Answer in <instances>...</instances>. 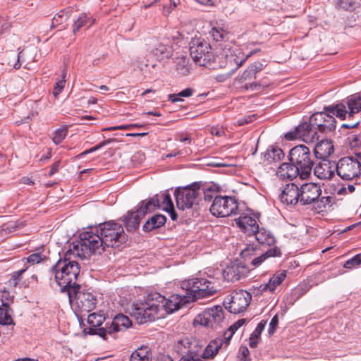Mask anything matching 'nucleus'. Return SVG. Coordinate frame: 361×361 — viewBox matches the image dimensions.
<instances>
[{"instance_id":"4c0bfd02","label":"nucleus","mask_w":361,"mask_h":361,"mask_svg":"<svg viewBox=\"0 0 361 361\" xmlns=\"http://www.w3.org/2000/svg\"><path fill=\"white\" fill-rule=\"evenodd\" d=\"M148 126H149V124H146V123H143V124L131 123V124H127V125L112 126V127L104 128L102 130H109V131L116 130H130L135 128L147 129L148 128Z\"/></svg>"},{"instance_id":"393cba45","label":"nucleus","mask_w":361,"mask_h":361,"mask_svg":"<svg viewBox=\"0 0 361 361\" xmlns=\"http://www.w3.org/2000/svg\"><path fill=\"white\" fill-rule=\"evenodd\" d=\"M277 174L283 180H292L301 175V170L293 163H283L279 166Z\"/></svg>"},{"instance_id":"58836bf2","label":"nucleus","mask_w":361,"mask_h":361,"mask_svg":"<svg viewBox=\"0 0 361 361\" xmlns=\"http://www.w3.org/2000/svg\"><path fill=\"white\" fill-rule=\"evenodd\" d=\"M105 322V317L102 314L92 313L88 315L87 323L90 326L100 328L99 326Z\"/></svg>"},{"instance_id":"864d4df0","label":"nucleus","mask_w":361,"mask_h":361,"mask_svg":"<svg viewBox=\"0 0 361 361\" xmlns=\"http://www.w3.org/2000/svg\"><path fill=\"white\" fill-rule=\"evenodd\" d=\"M267 322L265 320H262L255 328V331L251 334L250 336L255 338H259L262 334V332L264 329Z\"/></svg>"},{"instance_id":"6e6552de","label":"nucleus","mask_w":361,"mask_h":361,"mask_svg":"<svg viewBox=\"0 0 361 361\" xmlns=\"http://www.w3.org/2000/svg\"><path fill=\"white\" fill-rule=\"evenodd\" d=\"M151 298L150 293L143 301L135 302L131 306V315L139 324L152 322L161 317L159 315V304Z\"/></svg>"},{"instance_id":"f3484780","label":"nucleus","mask_w":361,"mask_h":361,"mask_svg":"<svg viewBox=\"0 0 361 361\" xmlns=\"http://www.w3.org/2000/svg\"><path fill=\"white\" fill-rule=\"evenodd\" d=\"M336 171L343 180H350L359 176L361 173L360 164L357 159L352 157L341 158L336 164Z\"/></svg>"},{"instance_id":"f704fd0d","label":"nucleus","mask_w":361,"mask_h":361,"mask_svg":"<svg viewBox=\"0 0 361 361\" xmlns=\"http://www.w3.org/2000/svg\"><path fill=\"white\" fill-rule=\"evenodd\" d=\"M12 310L8 303L2 302L0 306V324L3 325L14 324L11 317Z\"/></svg>"},{"instance_id":"39448f33","label":"nucleus","mask_w":361,"mask_h":361,"mask_svg":"<svg viewBox=\"0 0 361 361\" xmlns=\"http://www.w3.org/2000/svg\"><path fill=\"white\" fill-rule=\"evenodd\" d=\"M131 326L132 322L128 317L118 314L113 318L111 323H106L105 327L97 328L90 326L84 329L83 333L85 335H98L104 340H107L108 335L116 338L118 332L124 331Z\"/></svg>"},{"instance_id":"9d476101","label":"nucleus","mask_w":361,"mask_h":361,"mask_svg":"<svg viewBox=\"0 0 361 361\" xmlns=\"http://www.w3.org/2000/svg\"><path fill=\"white\" fill-rule=\"evenodd\" d=\"M327 109L336 113V116L341 120L353 118L361 111V92L347 97L339 103L329 105Z\"/></svg>"},{"instance_id":"c03bdc74","label":"nucleus","mask_w":361,"mask_h":361,"mask_svg":"<svg viewBox=\"0 0 361 361\" xmlns=\"http://www.w3.org/2000/svg\"><path fill=\"white\" fill-rule=\"evenodd\" d=\"M68 133L67 128H58L53 134L52 140L56 145L60 144L66 137Z\"/></svg>"},{"instance_id":"bb28decb","label":"nucleus","mask_w":361,"mask_h":361,"mask_svg":"<svg viewBox=\"0 0 361 361\" xmlns=\"http://www.w3.org/2000/svg\"><path fill=\"white\" fill-rule=\"evenodd\" d=\"M253 235L256 240L262 245L271 246L276 243V238L273 234L264 227L259 226V229L255 232Z\"/></svg>"},{"instance_id":"6ab92c4d","label":"nucleus","mask_w":361,"mask_h":361,"mask_svg":"<svg viewBox=\"0 0 361 361\" xmlns=\"http://www.w3.org/2000/svg\"><path fill=\"white\" fill-rule=\"evenodd\" d=\"M300 204L307 205L316 203L322 195V189L319 185L313 183L302 185L300 187Z\"/></svg>"},{"instance_id":"79ce46f5","label":"nucleus","mask_w":361,"mask_h":361,"mask_svg":"<svg viewBox=\"0 0 361 361\" xmlns=\"http://www.w3.org/2000/svg\"><path fill=\"white\" fill-rule=\"evenodd\" d=\"M157 195L159 196V206L157 209L160 208L161 206L163 210L166 209H172V207H173V203L169 193L164 192L161 195Z\"/></svg>"},{"instance_id":"72a5a7b5","label":"nucleus","mask_w":361,"mask_h":361,"mask_svg":"<svg viewBox=\"0 0 361 361\" xmlns=\"http://www.w3.org/2000/svg\"><path fill=\"white\" fill-rule=\"evenodd\" d=\"M195 338L189 337H183L177 340L173 345V350L179 355H184L186 354L188 349L192 344V341Z\"/></svg>"},{"instance_id":"b1692460","label":"nucleus","mask_w":361,"mask_h":361,"mask_svg":"<svg viewBox=\"0 0 361 361\" xmlns=\"http://www.w3.org/2000/svg\"><path fill=\"white\" fill-rule=\"evenodd\" d=\"M235 221L241 231L249 236L253 235L255 232L257 231V229H259V225L257 221L251 216H240Z\"/></svg>"},{"instance_id":"13d9d810","label":"nucleus","mask_w":361,"mask_h":361,"mask_svg":"<svg viewBox=\"0 0 361 361\" xmlns=\"http://www.w3.org/2000/svg\"><path fill=\"white\" fill-rule=\"evenodd\" d=\"M245 323H246L245 319H238L237 322H235L234 324H233L227 330L234 334L235 333V331L240 327H241L243 325H244Z\"/></svg>"},{"instance_id":"603ef678","label":"nucleus","mask_w":361,"mask_h":361,"mask_svg":"<svg viewBox=\"0 0 361 361\" xmlns=\"http://www.w3.org/2000/svg\"><path fill=\"white\" fill-rule=\"evenodd\" d=\"M25 225V224L23 221H20L16 222H10L4 226V230L8 231V232H13L23 228Z\"/></svg>"},{"instance_id":"0e129e2a","label":"nucleus","mask_w":361,"mask_h":361,"mask_svg":"<svg viewBox=\"0 0 361 361\" xmlns=\"http://www.w3.org/2000/svg\"><path fill=\"white\" fill-rule=\"evenodd\" d=\"M337 6L343 9L348 10L352 7L350 0H338Z\"/></svg>"},{"instance_id":"a18cd8bd","label":"nucleus","mask_w":361,"mask_h":361,"mask_svg":"<svg viewBox=\"0 0 361 361\" xmlns=\"http://www.w3.org/2000/svg\"><path fill=\"white\" fill-rule=\"evenodd\" d=\"M27 270V267L25 269H21L18 271H15L11 274V277L8 281L11 285H13L14 287L17 286L19 281L22 279V275Z\"/></svg>"},{"instance_id":"8fccbe9b","label":"nucleus","mask_w":361,"mask_h":361,"mask_svg":"<svg viewBox=\"0 0 361 361\" xmlns=\"http://www.w3.org/2000/svg\"><path fill=\"white\" fill-rule=\"evenodd\" d=\"M257 250V246L255 245H247L245 248H244L241 252L240 256L242 258L245 260L247 259L250 256L255 254V252Z\"/></svg>"},{"instance_id":"c85d7f7f","label":"nucleus","mask_w":361,"mask_h":361,"mask_svg":"<svg viewBox=\"0 0 361 361\" xmlns=\"http://www.w3.org/2000/svg\"><path fill=\"white\" fill-rule=\"evenodd\" d=\"M283 150L277 146H269L263 154V159L268 164L281 160L284 157Z\"/></svg>"},{"instance_id":"423d86ee","label":"nucleus","mask_w":361,"mask_h":361,"mask_svg":"<svg viewBox=\"0 0 361 361\" xmlns=\"http://www.w3.org/2000/svg\"><path fill=\"white\" fill-rule=\"evenodd\" d=\"M159 206L158 195H154L147 202L141 201L135 211H128L126 215L121 217V220L128 232L138 228L141 219L147 214L154 212Z\"/></svg>"},{"instance_id":"f8f14e48","label":"nucleus","mask_w":361,"mask_h":361,"mask_svg":"<svg viewBox=\"0 0 361 361\" xmlns=\"http://www.w3.org/2000/svg\"><path fill=\"white\" fill-rule=\"evenodd\" d=\"M200 195V183L197 182L185 187H179L174 192L177 207L180 210L190 209L197 204Z\"/></svg>"},{"instance_id":"473e14b6","label":"nucleus","mask_w":361,"mask_h":361,"mask_svg":"<svg viewBox=\"0 0 361 361\" xmlns=\"http://www.w3.org/2000/svg\"><path fill=\"white\" fill-rule=\"evenodd\" d=\"M176 70L180 76H186L190 73L189 59L185 56H180L175 59Z\"/></svg>"},{"instance_id":"c756f323","label":"nucleus","mask_w":361,"mask_h":361,"mask_svg":"<svg viewBox=\"0 0 361 361\" xmlns=\"http://www.w3.org/2000/svg\"><path fill=\"white\" fill-rule=\"evenodd\" d=\"M166 222V217L162 214H155L149 219L143 225L145 232H150L163 226Z\"/></svg>"},{"instance_id":"e2e57ef3","label":"nucleus","mask_w":361,"mask_h":361,"mask_svg":"<svg viewBox=\"0 0 361 361\" xmlns=\"http://www.w3.org/2000/svg\"><path fill=\"white\" fill-rule=\"evenodd\" d=\"M233 334L230 332L229 331L226 330L225 333L224 334L223 338H221L223 340V345H224V348H226L233 337Z\"/></svg>"},{"instance_id":"69168bd1","label":"nucleus","mask_w":361,"mask_h":361,"mask_svg":"<svg viewBox=\"0 0 361 361\" xmlns=\"http://www.w3.org/2000/svg\"><path fill=\"white\" fill-rule=\"evenodd\" d=\"M258 51H259V49H254L252 51H251L247 56L246 57H245L244 59L240 60V61H236L235 63H236V67L235 68V70H237L240 66H241L243 65V63L247 59V58H249L250 56L257 53Z\"/></svg>"},{"instance_id":"f03ea898","label":"nucleus","mask_w":361,"mask_h":361,"mask_svg":"<svg viewBox=\"0 0 361 361\" xmlns=\"http://www.w3.org/2000/svg\"><path fill=\"white\" fill-rule=\"evenodd\" d=\"M73 255L80 258H87L92 254H101L105 250L102 241L96 227L92 228L90 231H85L80 234V240L72 243Z\"/></svg>"},{"instance_id":"37998d69","label":"nucleus","mask_w":361,"mask_h":361,"mask_svg":"<svg viewBox=\"0 0 361 361\" xmlns=\"http://www.w3.org/2000/svg\"><path fill=\"white\" fill-rule=\"evenodd\" d=\"M210 35L216 42H221L227 35V32L220 27H214L210 31Z\"/></svg>"},{"instance_id":"680f3d73","label":"nucleus","mask_w":361,"mask_h":361,"mask_svg":"<svg viewBox=\"0 0 361 361\" xmlns=\"http://www.w3.org/2000/svg\"><path fill=\"white\" fill-rule=\"evenodd\" d=\"M255 118V114H250V115L244 116L242 118H240L238 121V123L239 126H243L244 124H247V123H251Z\"/></svg>"},{"instance_id":"dca6fc26","label":"nucleus","mask_w":361,"mask_h":361,"mask_svg":"<svg viewBox=\"0 0 361 361\" xmlns=\"http://www.w3.org/2000/svg\"><path fill=\"white\" fill-rule=\"evenodd\" d=\"M324 107L323 111L314 113L310 116V121L313 122L319 133L329 134L334 132L336 127V121L334 118L336 113L330 112L327 108Z\"/></svg>"},{"instance_id":"de8ad7c7","label":"nucleus","mask_w":361,"mask_h":361,"mask_svg":"<svg viewBox=\"0 0 361 361\" xmlns=\"http://www.w3.org/2000/svg\"><path fill=\"white\" fill-rule=\"evenodd\" d=\"M255 78L254 72L248 67L241 75L238 76L237 80L240 82L243 83Z\"/></svg>"},{"instance_id":"338daca9","label":"nucleus","mask_w":361,"mask_h":361,"mask_svg":"<svg viewBox=\"0 0 361 361\" xmlns=\"http://www.w3.org/2000/svg\"><path fill=\"white\" fill-rule=\"evenodd\" d=\"M249 68L254 72V74H256L261 71L263 69V64L261 63H254L251 64Z\"/></svg>"},{"instance_id":"ddd939ff","label":"nucleus","mask_w":361,"mask_h":361,"mask_svg":"<svg viewBox=\"0 0 361 361\" xmlns=\"http://www.w3.org/2000/svg\"><path fill=\"white\" fill-rule=\"evenodd\" d=\"M238 203L235 197L216 195L209 208L211 214L216 217H226L238 214Z\"/></svg>"},{"instance_id":"9b49d317","label":"nucleus","mask_w":361,"mask_h":361,"mask_svg":"<svg viewBox=\"0 0 361 361\" xmlns=\"http://www.w3.org/2000/svg\"><path fill=\"white\" fill-rule=\"evenodd\" d=\"M80 285L73 286L66 292L71 303L73 299L75 300V310L80 317H84L87 313L95 309L97 299L90 292L80 290Z\"/></svg>"},{"instance_id":"052dcab7","label":"nucleus","mask_w":361,"mask_h":361,"mask_svg":"<svg viewBox=\"0 0 361 361\" xmlns=\"http://www.w3.org/2000/svg\"><path fill=\"white\" fill-rule=\"evenodd\" d=\"M171 3L169 6H164L163 7V15L165 16H169L172 10L177 6L176 3L173 0H170Z\"/></svg>"},{"instance_id":"2eb2a0df","label":"nucleus","mask_w":361,"mask_h":361,"mask_svg":"<svg viewBox=\"0 0 361 361\" xmlns=\"http://www.w3.org/2000/svg\"><path fill=\"white\" fill-rule=\"evenodd\" d=\"M187 295L188 294L185 290V294H173L169 298H166L159 293H152L151 298L152 300H155V302L159 304V312L165 310L167 313H172L183 307L186 304L191 302V301L188 300V298H186Z\"/></svg>"},{"instance_id":"49530a36","label":"nucleus","mask_w":361,"mask_h":361,"mask_svg":"<svg viewBox=\"0 0 361 361\" xmlns=\"http://www.w3.org/2000/svg\"><path fill=\"white\" fill-rule=\"evenodd\" d=\"M66 76V71H63L62 72V79L59 80L56 82L54 85V89H53V94L54 97H57L59 94L62 92V90L64 88L66 80L65 78Z\"/></svg>"},{"instance_id":"ea45409f","label":"nucleus","mask_w":361,"mask_h":361,"mask_svg":"<svg viewBox=\"0 0 361 361\" xmlns=\"http://www.w3.org/2000/svg\"><path fill=\"white\" fill-rule=\"evenodd\" d=\"M155 55L157 56L160 60L169 59L172 55V49L170 47L160 44L155 49Z\"/></svg>"},{"instance_id":"20e7f679","label":"nucleus","mask_w":361,"mask_h":361,"mask_svg":"<svg viewBox=\"0 0 361 361\" xmlns=\"http://www.w3.org/2000/svg\"><path fill=\"white\" fill-rule=\"evenodd\" d=\"M96 231L100 234L105 247H119L128 238L123 226L113 220L99 224Z\"/></svg>"},{"instance_id":"cd10ccee","label":"nucleus","mask_w":361,"mask_h":361,"mask_svg":"<svg viewBox=\"0 0 361 361\" xmlns=\"http://www.w3.org/2000/svg\"><path fill=\"white\" fill-rule=\"evenodd\" d=\"M286 273L287 271L286 270H281L276 272L267 283L260 286L261 290L262 291L269 290L270 292H273L276 288L284 281L286 277Z\"/></svg>"},{"instance_id":"4be33fe9","label":"nucleus","mask_w":361,"mask_h":361,"mask_svg":"<svg viewBox=\"0 0 361 361\" xmlns=\"http://www.w3.org/2000/svg\"><path fill=\"white\" fill-rule=\"evenodd\" d=\"M336 163L324 159L316 164L314 168V175L321 180H330L334 176Z\"/></svg>"},{"instance_id":"aec40b11","label":"nucleus","mask_w":361,"mask_h":361,"mask_svg":"<svg viewBox=\"0 0 361 361\" xmlns=\"http://www.w3.org/2000/svg\"><path fill=\"white\" fill-rule=\"evenodd\" d=\"M200 324L203 326L214 328L219 324L224 319V310L221 306H214L200 314Z\"/></svg>"},{"instance_id":"6e6d98bb","label":"nucleus","mask_w":361,"mask_h":361,"mask_svg":"<svg viewBox=\"0 0 361 361\" xmlns=\"http://www.w3.org/2000/svg\"><path fill=\"white\" fill-rule=\"evenodd\" d=\"M133 355H140L142 357H150L151 352L147 346H141L132 353Z\"/></svg>"},{"instance_id":"3c124183","label":"nucleus","mask_w":361,"mask_h":361,"mask_svg":"<svg viewBox=\"0 0 361 361\" xmlns=\"http://www.w3.org/2000/svg\"><path fill=\"white\" fill-rule=\"evenodd\" d=\"M67 19L66 15L64 14L63 11H61L56 14L52 18L51 27H55L57 25L61 24L64 20Z\"/></svg>"},{"instance_id":"0eeeda50","label":"nucleus","mask_w":361,"mask_h":361,"mask_svg":"<svg viewBox=\"0 0 361 361\" xmlns=\"http://www.w3.org/2000/svg\"><path fill=\"white\" fill-rule=\"evenodd\" d=\"M190 54L196 64L200 66H209L216 68L215 56L212 51L209 42L202 38H193L190 42Z\"/></svg>"},{"instance_id":"5701e85b","label":"nucleus","mask_w":361,"mask_h":361,"mask_svg":"<svg viewBox=\"0 0 361 361\" xmlns=\"http://www.w3.org/2000/svg\"><path fill=\"white\" fill-rule=\"evenodd\" d=\"M247 274L245 267L240 264H233L228 266L222 272V276L225 281L228 282H235L245 278Z\"/></svg>"},{"instance_id":"09e8293b","label":"nucleus","mask_w":361,"mask_h":361,"mask_svg":"<svg viewBox=\"0 0 361 361\" xmlns=\"http://www.w3.org/2000/svg\"><path fill=\"white\" fill-rule=\"evenodd\" d=\"M45 258V255H42L41 252H37L30 255L25 259L27 262L34 264L41 262Z\"/></svg>"},{"instance_id":"4468645a","label":"nucleus","mask_w":361,"mask_h":361,"mask_svg":"<svg viewBox=\"0 0 361 361\" xmlns=\"http://www.w3.org/2000/svg\"><path fill=\"white\" fill-rule=\"evenodd\" d=\"M310 121V117L308 121L302 122L292 131L288 132L285 135L287 140H293L300 139L305 142L311 143L318 142L319 139V132L316 126Z\"/></svg>"},{"instance_id":"7ed1b4c3","label":"nucleus","mask_w":361,"mask_h":361,"mask_svg":"<svg viewBox=\"0 0 361 361\" xmlns=\"http://www.w3.org/2000/svg\"><path fill=\"white\" fill-rule=\"evenodd\" d=\"M218 281L210 278H192L182 282L183 290L187 292L186 298L191 302L200 298H205L214 295L219 288Z\"/></svg>"},{"instance_id":"a878e982","label":"nucleus","mask_w":361,"mask_h":361,"mask_svg":"<svg viewBox=\"0 0 361 361\" xmlns=\"http://www.w3.org/2000/svg\"><path fill=\"white\" fill-rule=\"evenodd\" d=\"M202 345L195 338L185 355L181 356L179 361H203L202 360Z\"/></svg>"},{"instance_id":"a19ab883","label":"nucleus","mask_w":361,"mask_h":361,"mask_svg":"<svg viewBox=\"0 0 361 361\" xmlns=\"http://www.w3.org/2000/svg\"><path fill=\"white\" fill-rule=\"evenodd\" d=\"M361 267V252L347 260L343 267L346 269H353Z\"/></svg>"},{"instance_id":"e433bc0d","label":"nucleus","mask_w":361,"mask_h":361,"mask_svg":"<svg viewBox=\"0 0 361 361\" xmlns=\"http://www.w3.org/2000/svg\"><path fill=\"white\" fill-rule=\"evenodd\" d=\"M194 90L191 87H188L182 91H180L178 94H170L168 95L169 101H171L172 103H176L178 102H181L183 99L181 97H189L193 94Z\"/></svg>"},{"instance_id":"f257e3e1","label":"nucleus","mask_w":361,"mask_h":361,"mask_svg":"<svg viewBox=\"0 0 361 361\" xmlns=\"http://www.w3.org/2000/svg\"><path fill=\"white\" fill-rule=\"evenodd\" d=\"M73 255L71 249L67 250L63 259H60L52 267L49 272L54 276L55 280L61 287V292L66 293L73 286H79L76 283L80 274V267L79 264L72 260L71 256Z\"/></svg>"},{"instance_id":"4d7b16f0","label":"nucleus","mask_w":361,"mask_h":361,"mask_svg":"<svg viewBox=\"0 0 361 361\" xmlns=\"http://www.w3.org/2000/svg\"><path fill=\"white\" fill-rule=\"evenodd\" d=\"M331 201V197L329 196L319 197L316 202L317 207L319 209L324 208L326 204H329Z\"/></svg>"},{"instance_id":"5fc2aeb1","label":"nucleus","mask_w":361,"mask_h":361,"mask_svg":"<svg viewBox=\"0 0 361 361\" xmlns=\"http://www.w3.org/2000/svg\"><path fill=\"white\" fill-rule=\"evenodd\" d=\"M279 324L278 314H276L272 317L269 323L268 334L269 336H272L276 331Z\"/></svg>"},{"instance_id":"bf43d9fd","label":"nucleus","mask_w":361,"mask_h":361,"mask_svg":"<svg viewBox=\"0 0 361 361\" xmlns=\"http://www.w3.org/2000/svg\"><path fill=\"white\" fill-rule=\"evenodd\" d=\"M262 85L257 82H253L250 83H245V85L243 87L246 90H261Z\"/></svg>"},{"instance_id":"a211bd4d","label":"nucleus","mask_w":361,"mask_h":361,"mask_svg":"<svg viewBox=\"0 0 361 361\" xmlns=\"http://www.w3.org/2000/svg\"><path fill=\"white\" fill-rule=\"evenodd\" d=\"M251 299L249 292L244 290H235L230 295L228 305L226 308L231 313L239 314L246 310Z\"/></svg>"},{"instance_id":"412c9836","label":"nucleus","mask_w":361,"mask_h":361,"mask_svg":"<svg viewBox=\"0 0 361 361\" xmlns=\"http://www.w3.org/2000/svg\"><path fill=\"white\" fill-rule=\"evenodd\" d=\"M300 188L295 183L287 184L280 195L281 201L287 205H295L298 202L300 203Z\"/></svg>"},{"instance_id":"7c9ffc66","label":"nucleus","mask_w":361,"mask_h":361,"mask_svg":"<svg viewBox=\"0 0 361 361\" xmlns=\"http://www.w3.org/2000/svg\"><path fill=\"white\" fill-rule=\"evenodd\" d=\"M222 347L223 340L221 338H216L212 341L204 350L202 351V360L214 357Z\"/></svg>"},{"instance_id":"774afa93","label":"nucleus","mask_w":361,"mask_h":361,"mask_svg":"<svg viewBox=\"0 0 361 361\" xmlns=\"http://www.w3.org/2000/svg\"><path fill=\"white\" fill-rule=\"evenodd\" d=\"M130 361H152L151 357H142L140 355H131Z\"/></svg>"},{"instance_id":"2f4dec72","label":"nucleus","mask_w":361,"mask_h":361,"mask_svg":"<svg viewBox=\"0 0 361 361\" xmlns=\"http://www.w3.org/2000/svg\"><path fill=\"white\" fill-rule=\"evenodd\" d=\"M281 255V252L279 247H274L272 248L269 249L263 254L259 256L252 259L250 264L255 267H258L262 264L264 260L271 257H280Z\"/></svg>"},{"instance_id":"c9c22d12","label":"nucleus","mask_w":361,"mask_h":361,"mask_svg":"<svg viewBox=\"0 0 361 361\" xmlns=\"http://www.w3.org/2000/svg\"><path fill=\"white\" fill-rule=\"evenodd\" d=\"M90 22L89 26L92 25L95 23V19L91 17H88L86 13H82L78 16L77 18L74 20L73 25V33L75 34L78 32L80 28L84 27L87 23Z\"/></svg>"},{"instance_id":"1a4fd4ad","label":"nucleus","mask_w":361,"mask_h":361,"mask_svg":"<svg viewBox=\"0 0 361 361\" xmlns=\"http://www.w3.org/2000/svg\"><path fill=\"white\" fill-rule=\"evenodd\" d=\"M288 159L301 170L302 179L309 177L314 164V157L309 147L305 145L295 146L289 151Z\"/></svg>"}]
</instances>
